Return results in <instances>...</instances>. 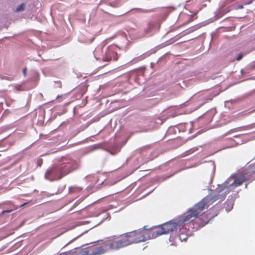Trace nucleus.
<instances>
[{
  "label": "nucleus",
  "instance_id": "f257e3e1",
  "mask_svg": "<svg viewBox=\"0 0 255 255\" xmlns=\"http://www.w3.org/2000/svg\"><path fill=\"white\" fill-rule=\"evenodd\" d=\"M126 247L123 235L121 234L107 237L95 242L93 246L83 249H74L70 252L72 255H101L109 250L119 251Z\"/></svg>",
  "mask_w": 255,
  "mask_h": 255
},
{
  "label": "nucleus",
  "instance_id": "f03ea898",
  "mask_svg": "<svg viewBox=\"0 0 255 255\" xmlns=\"http://www.w3.org/2000/svg\"><path fill=\"white\" fill-rule=\"evenodd\" d=\"M76 168V163L74 160L64 158L60 164L53 166L48 170L45 177L46 179L53 181L59 180Z\"/></svg>",
  "mask_w": 255,
  "mask_h": 255
},
{
  "label": "nucleus",
  "instance_id": "7ed1b4c3",
  "mask_svg": "<svg viewBox=\"0 0 255 255\" xmlns=\"http://www.w3.org/2000/svg\"><path fill=\"white\" fill-rule=\"evenodd\" d=\"M249 166L250 171L244 170L239 173L232 176L224 183L225 185L231 191L235 188L241 185L245 181L252 180V175L255 173L253 171V169L255 170V163L251 164Z\"/></svg>",
  "mask_w": 255,
  "mask_h": 255
},
{
  "label": "nucleus",
  "instance_id": "20e7f679",
  "mask_svg": "<svg viewBox=\"0 0 255 255\" xmlns=\"http://www.w3.org/2000/svg\"><path fill=\"white\" fill-rule=\"evenodd\" d=\"M126 246L130 245L143 242L147 240L152 239L150 235V229H146L144 226L142 229L134 230L123 234Z\"/></svg>",
  "mask_w": 255,
  "mask_h": 255
},
{
  "label": "nucleus",
  "instance_id": "39448f33",
  "mask_svg": "<svg viewBox=\"0 0 255 255\" xmlns=\"http://www.w3.org/2000/svg\"><path fill=\"white\" fill-rule=\"evenodd\" d=\"M205 209L204 204L199 203L189 208L186 213L179 216L177 221L180 228L195 220Z\"/></svg>",
  "mask_w": 255,
  "mask_h": 255
},
{
  "label": "nucleus",
  "instance_id": "423d86ee",
  "mask_svg": "<svg viewBox=\"0 0 255 255\" xmlns=\"http://www.w3.org/2000/svg\"><path fill=\"white\" fill-rule=\"evenodd\" d=\"M231 191V189L227 187L225 184L220 185L216 190V194L212 197H206L200 201L204 204V208H207L210 205L217 201L224 200L226 195Z\"/></svg>",
  "mask_w": 255,
  "mask_h": 255
},
{
  "label": "nucleus",
  "instance_id": "0eeeda50",
  "mask_svg": "<svg viewBox=\"0 0 255 255\" xmlns=\"http://www.w3.org/2000/svg\"><path fill=\"white\" fill-rule=\"evenodd\" d=\"M179 225L176 219L170 221L158 227V229H150L151 238H155L162 235L167 234L178 228H180Z\"/></svg>",
  "mask_w": 255,
  "mask_h": 255
},
{
  "label": "nucleus",
  "instance_id": "6e6552de",
  "mask_svg": "<svg viewBox=\"0 0 255 255\" xmlns=\"http://www.w3.org/2000/svg\"><path fill=\"white\" fill-rule=\"evenodd\" d=\"M117 47L115 45H110L106 49L105 54L103 57V60L106 61H110L112 60L116 61L118 59L116 52Z\"/></svg>",
  "mask_w": 255,
  "mask_h": 255
},
{
  "label": "nucleus",
  "instance_id": "1a4fd4ad",
  "mask_svg": "<svg viewBox=\"0 0 255 255\" xmlns=\"http://www.w3.org/2000/svg\"><path fill=\"white\" fill-rule=\"evenodd\" d=\"M179 235L176 237L178 238L181 242L186 241L188 238V234L189 232L188 230L183 229V232L181 231V229H179Z\"/></svg>",
  "mask_w": 255,
  "mask_h": 255
},
{
  "label": "nucleus",
  "instance_id": "9d476101",
  "mask_svg": "<svg viewBox=\"0 0 255 255\" xmlns=\"http://www.w3.org/2000/svg\"><path fill=\"white\" fill-rule=\"evenodd\" d=\"M234 201L232 199H228L225 202L224 207L225 208L227 212L230 211L233 207Z\"/></svg>",
  "mask_w": 255,
  "mask_h": 255
},
{
  "label": "nucleus",
  "instance_id": "9b49d317",
  "mask_svg": "<svg viewBox=\"0 0 255 255\" xmlns=\"http://www.w3.org/2000/svg\"><path fill=\"white\" fill-rule=\"evenodd\" d=\"M24 4L23 3H22L18 6V7L16 8V11H21L24 10Z\"/></svg>",
  "mask_w": 255,
  "mask_h": 255
},
{
  "label": "nucleus",
  "instance_id": "f8f14e48",
  "mask_svg": "<svg viewBox=\"0 0 255 255\" xmlns=\"http://www.w3.org/2000/svg\"><path fill=\"white\" fill-rule=\"evenodd\" d=\"M169 242H172L171 244V245L175 246L176 245V243H174L173 242L174 241V237L173 236H170L169 238Z\"/></svg>",
  "mask_w": 255,
  "mask_h": 255
},
{
  "label": "nucleus",
  "instance_id": "ddd939ff",
  "mask_svg": "<svg viewBox=\"0 0 255 255\" xmlns=\"http://www.w3.org/2000/svg\"><path fill=\"white\" fill-rule=\"evenodd\" d=\"M243 58V54L242 53H240L239 54V55L238 56V57H237L236 58V60L237 61H240V60H241Z\"/></svg>",
  "mask_w": 255,
  "mask_h": 255
},
{
  "label": "nucleus",
  "instance_id": "4468645a",
  "mask_svg": "<svg viewBox=\"0 0 255 255\" xmlns=\"http://www.w3.org/2000/svg\"><path fill=\"white\" fill-rule=\"evenodd\" d=\"M209 221V219H208V218H206V220H204L202 223L203 224V225L207 224L208 223Z\"/></svg>",
  "mask_w": 255,
  "mask_h": 255
},
{
  "label": "nucleus",
  "instance_id": "2eb2a0df",
  "mask_svg": "<svg viewBox=\"0 0 255 255\" xmlns=\"http://www.w3.org/2000/svg\"><path fill=\"white\" fill-rule=\"evenodd\" d=\"M193 21V16H190L189 19H188L187 21L186 22V23H189Z\"/></svg>",
  "mask_w": 255,
  "mask_h": 255
},
{
  "label": "nucleus",
  "instance_id": "dca6fc26",
  "mask_svg": "<svg viewBox=\"0 0 255 255\" xmlns=\"http://www.w3.org/2000/svg\"><path fill=\"white\" fill-rule=\"evenodd\" d=\"M12 210H4V211H3L2 212V214H4V213H10L12 211Z\"/></svg>",
  "mask_w": 255,
  "mask_h": 255
},
{
  "label": "nucleus",
  "instance_id": "f3484780",
  "mask_svg": "<svg viewBox=\"0 0 255 255\" xmlns=\"http://www.w3.org/2000/svg\"><path fill=\"white\" fill-rule=\"evenodd\" d=\"M253 0H251L249 1V2H245V3H244V4H245V5H247V4H251V3H252V2L253 1Z\"/></svg>",
  "mask_w": 255,
  "mask_h": 255
},
{
  "label": "nucleus",
  "instance_id": "a211bd4d",
  "mask_svg": "<svg viewBox=\"0 0 255 255\" xmlns=\"http://www.w3.org/2000/svg\"><path fill=\"white\" fill-rule=\"evenodd\" d=\"M250 66L251 67V68L253 69L255 67V61Z\"/></svg>",
  "mask_w": 255,
  "mask_h": 255
},
{
  "label": "nucleus",
  "instance_id": "6ab92c4d",
  "mask_svg": "<svg viewBox=\"0 0 255 255\" xmlns=\"http://www.w3.org/2000/svg\"><path fill=\"white\" fill-rule=\"evenodd\" d=\"M23 73L24 75V76L26 75V68H24L23 70Z\"/></svg>",
  "mask_w": 255,
  "mask_h": 255
},
{
  "label": "nucleus",
  "instance_id": "aec40b11",
  "mask_svg": "<svg viewBox=\"0 0 255 255\" xmlns=\"http://www.w3.org/2000/svg\"><path fill=\"white\" fill-rule=\"evenodd\" d=\"M243 5H240L238 6L237 8H243Z\"/></svg>",
  "mask_w": 255,
  "mask_h": 255
}]
</instances>
